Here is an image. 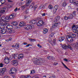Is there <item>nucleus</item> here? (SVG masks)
Segmentation results:
<instances>
[{
	"instance_id": "obj_1",
	"label": "nucleus",
	"mask_w": 78,
	"mask_h": 78,
	"mask_svg": "<svg viewBox=\"0 0 78 78\" xmlns=\"http://www.w3.org/2000/svg\"><path fill=\"white\" fill-rule=\"evenodd\" d=\"M76 37V34H73L72 32H70L69 35L66 36V38L68 42H72L73 41V39L72 38H75Z\"/></svg>"
},
{
	"instance_id": "obj_2",
	"label": "nucleus",
	"mask_w": 78,
	"mask_h": 78,
	"mask_svg": "<svg viewBox=\"0 0 78 78\" xmlns=\"http://www.w3.org/2000/svg\"><path fill=\"white\" fill-rule=\"evenodd\" d=\"M33 61L34 64H36V65H41L42 64L41 60L38 59L37 58H33Z\"/></svg>"
},
{
	"instance_id": "obj_3",
	"label": "nucleus",
	"mask_w": 78,
	"mask_h": 78,
	"mask_svg": "<svg viewBox=\"0 0 78 78\" xmlns=\"http://www.w3.org/2000/svg\"><path fill=\"white\" fill-rule=\"evenodd\" d=\"M8 11V8L4 7L0 8V13L4 14L5 12H7Z\"/></svg>"
},
{
	"instance_id": "obj_4",
	"label": "nucleus",
	"mask_w": 78,
	"mask_h": 78,
	"mask_svg": "<svg viewBox=\"0 0 78 78\" xmlns=\"http://www.w3.org/2000/svg\"><path fill=\"white\" fill-rule=\"evenodd\" d=\"M62 47L63 48H64V49H65V50H67L68 49L67 48H69V49L71 50L73 49L71 47V46H70L69 44L67 46L66 44L63 45L62 46Z\"/></svg>"
},
{
	"instance_id": "obj_5",
	"label": "nucleus",
	"mask_w": 78,
	"mask_h": 78,
	"mask_svg": "<svg viewBox=\"0 0 78 78\" xmlns=\"http://www.w3.org/2000/svg\"><path fill=\"white\" fill-rule=\"evenodd\" d=\"M16 72V68L14 67L12 68L11 70L9 71V73L12 74H14Z\"/></svg>"
},
{
	"instance_id": "obj_6",
	"label": "nucleus",
	"mask_w": 78,
	"mask_h": 78,
	"mask_svg": "<svg viewBox=\"0 0 78 78\" xmlns=\"http://www.w3.org/2000/svg\"><path fill=\"white\" fill-rule=\"evenodd\" d=\"M34 27V26L33 25H26L25 28L26 30H31Z\"/></svg>"
},
{
	"instance_id": "obj_7",
	"label": "nucleus",
	"mask_w": 78,
	"mask_h": 78,
	"mask_svg": "<svg viewBox=\"0 0 78 78\" xmlns=\"http://www.w3.org/2000/svg\"><path fill=\"white\" fill-rule=\"evenodd\" d=\"M44 23V22L42 20H41L38 22L37 23V25L38 27H41V26H42Z\"/></svg>"
},
{
	"instance_id": "obj_8",
	"label": "nucleus",
	"mask_w": 78,
	"mask_h": 78,
	"mask_svg": "<svg viewBox=\"0 0 78 78\" xmlns=\"http://www.w3.org/2000/svg\"><path fill=\"white\" fill-rule=\"evenodd\" d=\"M3 27H4V28H10V26L9 25L8 23H3Z\"/></svg>"
},
{
	"instance_id": "obj_9",
	"label": "nucleus",
	"mask_w": 78,
	"mask_h": 78,
	"mask_svg": "<svg viewBox=\"0 0 78 78\" xmlns=\"http://www.w3.org/2000/svg\"><path fill=\"white\" fill-rule=\"evenodd\" d=\"M59 25H60V23H55L54 24H53L52 28H54L57 27H58V26H59Z\"/></svg>"
},
{
	"instance_id": "obj_10",
	"label": "nucleus",
	"mask_w": 78,
	"mask_h": 78,
	"mask_svg": "<svg viewBox=\"0 0 78 78\" xmlns=\"http://www.w3.org/2000/svg\"><path fill=\"white\" fill-rule=\"evenodd\" d=\"M4 61L6 64H8L9 62V59L8 57H6L4 58Z\"/></svg>"
},
{
	"instance_id": "obj_11",
	"label": "nucleus",
	"mask_w": 78,
	"mask_h": 78,
	"mask_svg": "<svg viewBox=\"0 0 78 78\" xmlns=\"http://www.w3.org/2000/svg\"><path fill=\"white\" fill-rule=\"evenodd\" d=\"M12 64L14 66H16L18 65V62H17V61L16 60L13 61V62L12 63Z\"/></svg>"
},
{
	"instance_id": "obj_12",
	"label": "nucleus",
	"mask_w": 78,
	"mask_h": 78,
	"mask_svg": "<svg viewBox=\"0 0 78 78\" xmlns=\"http://www.w3.org/2000/svg\"><path fill=\"white\" fill-rule=\"evenodd\" d=\"M23 57H24V56L23 55V54H21L19 55L18 56V59H23Z\"/></svg>"
},
{
	"instance_id": "obj_13",
	"label": "nucleus",
	"mask_w": 78,
	"mask_h": 78,
	"mask_svg": "<svg viewBox=\"0 0 78 78\" xmlns=\"http://www.w3.org/2000/svg\"><path fill=\"white\" fill-rule=\"evenodd\" d=\"M73 31L74 33H77V36H78V30H77V29L76 28V27L73 28Z\"/></svg>"
},
{
	"instance_id": "obj_14",
	"label": "nucleus",
	"mask_w": 78,
	"mask_h": 78,
	"mask_svg": "<svg viewBox=\"0 0 78 78\" xmlns=\"http://www.w3.org/2000/svg\"><path fill=\"white\" fill-rule=\"evenodd\" d=\"M5 72V68L0 69V73L2 74V75L4 74Z\"/></svg>"
},
{
	"instance_id": "obj_15",
	"label": "nucleus",
	"mask_w": 78,
	"mask_h": 78,
	"mask_svg": "<svg viewBox=\"0 0 78 78\" xmlns=\"http://www.w3.org/2000/svg\"><path fill=\"white\" fill-rule=\"evenodd\" d=\"M32 2V0H27V2L26 4V5L27 6H28L30 5V3Z\"/></svg>"
},
{
	"instance_id": "obj_16",
	"label": "nucleus",
	"mask_w": 78,
	"mask_h": 78,
	"mask_svg": "<svg viewBox=\"0 0 78 78\" xmlns=\"http://www.w3.org/2000/svg\"><path fill=\"white\" fill-rule=\"evenodd\" d=\"M0 33L1 34H6V29H2L0 31Z\"/></svg>"
},
{
	"instance_id": "obj_17",
	"label": "nucleus",
	"mask_w": 78,
	"mask_h": 78,
	"mask_svg": "<svg viewBox=\"0 0 78 78\" xmlns=\"http://www.w3.org/2000/svg\"><path fill=\"white\" fill-rule=\"evenodd\" d=\"M19 25L21 27H24L25 25V23L23 22H21L19 23Z\"/></svg>"
},
{
	"instance_id": "obj_18",
	"label": "nucleus",
	"mask_w": 78,
	"mask_h": 78,
	"mask_svg": "<svg viewBox=\"0 0 78 78\" xmlns=\"http://www.w3.org/2000/svg\"><path fill=\"white\" fill-rule=\"evenodd\" d=\"M20 78H31V77L29 75H28L25 76H21Z\"/></svg>"
},
{
	"instance_id": "obj_19",
	"label": "nucleus",
	"mask_w": 78,
	"mask_h": 78,
	"mask_svg": "<svg viewBox=\"0 0 78 78\" xmlns=\"http://www.w3.org/2000/svg\"><path fill=\"white\" fill-rule=\"evenodd\" d=\"M58 40L60 41V42H62V41H64V37H60L58 38Z\"/></svg>"
},
{
	"instance_id": "obj_20",
	"label": "nucleus",
	"mask_w": 78,
	"mask_h": 78,
	"mask_svg": "<svg viewBox=\"0 0 78 78\" xmlns=\"http://www.w3.org/2000/svg\"><path fill=\"white\" fill-rule=\"evenodd\" d=\"M9 19H12L14 18V14H12L9 16Z\"/></svg>"
},
{
	"instance_id": "obj_21",
	"label": "nucleus",
	"mask_w": 78,
	"mask_h": 78,
	"mask_svg": "<svg viewBox=\"0 0 78 78\" xmlns=\"http://www.w3.org/2000/svg\"><path fill=\"white\" fill-rule=\"evenodd\" d=\"M6 30V34H8V33H11V30L9 29V28H7Z\"/></svg>"
},
{
	"instance_id": "obj_22",
	"label": "nucleus",
	"mask_w": 78,
	"mask_h": 78,
	"mask_svg": "<svg viewBox=\"0 0 78 78\" xmlns=\"http://www.w3.org/2000/svg\"><path fill=\"white\" fill-rule=\"evenodd\" d=\"M2 28H5V27H3V23H0V29H1V30Z\"/></svg>"
},
{
	"instance_id": "obj_23",
	"label": "nucleus",
	"mask_w": 78,
	"mask_h": 78,
	"mask_svg": "<svg viewBox=\"0 0 78 78\" xmlns=\"http://www.w3.org/2000/svg\"><path fill=\"white\" fill-rule=\"evenodd\" d=\"M35 22L36 21L34 20H32L30 21V23L31 24H35V23H36Z\"/></svg>"
},
{
	"instance_id": "obj_24",
	"label": "nucleus",
	"mask_w": 78,
	"mask_h": 78,
	"mask_svg": "<svg viewBox=\"0 0 78 78\" xmlns=\"http://www.w3.org/2000/svg\"><path fill=\"white\" fill-rule=\"evenodd\" d=\"M59 19H60V17L59 16H58L55 18V22H58L59 20Z\"/></svg>"
},
{
	"instance_id": "obj_25",
	"label": "nucleus",
	"mask_w": 78,
	"mask_h": 78,
	"mask_svg": "<svg viewBox=\"0 0 78 78\" xmlns=\"http://www.w3.org/2000/svg\"><path fill=\"white\" fill-rule=\"evenodd\" d=\"M74 4L75 6H78V1H76L74 2Z\"/></svg>"
},
{
	"instance_id": "obj_26",
	"label": "nucleus",
	"mask_w": 78,
	"mask_h": 78,
	"mask_svg": "<svg viewBox=\"0 0 78 78\" xmlns=\"http://www.w3.org/2000/svg\"><path fill=\"white\" fill-rule=\"evenodd\" d=\"M48 32V29H44L43 30V33L44 34H46Z\"/></svg>"
},
{
	"instance_id": "obj_27",
	"label": "nucleus",
	"mask_w": 78,
	"mask_h": 78,
	"mask_svg": "<svg viewBox=\"0 0 78 78\" xmlns=\"http://www.w3.org/2000/svg\"><path fill=\"white\" fill-rule=\"evenodd\" d=\"M62 64L63 65V66H64L65 67V68L66 69H67L68 70H69L70 71V69L68 68L65 65V64H64V63H63V62H62Z\"/></svg>"
},
{
	"instance_id": "obj_28",
	"label": "nucleus",
	"mask_w": 78,
	"mask_h": 78,
	"mask_svg": "<svg viewBox=\"0 0 78 78\" xmlns=\"http://www.w3.org/2000/svg\"><path fill=\"white\" fill-rule=\"evenodd\" d=\"M68 17L69 19H71L73 17V14H70L69 16V17Z\"/></svg>"
},
{
	"instance_id": "obj_29",
	"label": "nucleus",
	"mask_w": 78,
	"mask_h": 78,
	"mask_svg": "<svg viewBox=\"0 0 78 78\" xmlns=\"http://www.w3.org/2000/svg\"><path fill=\"white\" fill-rule=\"evenodd\" d=\"M18 55L17 54H13L12 55V57L15 59H16V58Z\"/></svg>"
},
{
	"instance_id": "obj_30",
	"label": "nucleus",
	"mask_w": 78,
	"mask_h": 78,
	"mask_svg": "<svg viewBox=\"0 0 78 78\" xmlns=\"http://www.w3.org/2000/svg\"><path fill=\"white\" fill-rule=\"evenodd\" d=\"M12 24L14 26H17V23L15 21L12 22Z\"/></svg>"
},
{
	"instance_id": "obj_31",
	"label": "nucleus",
	"mask_w": 78,
	"mask_h": 78,
	"mask_svg": "<svg viewBox=\"0 0 78 78\" xmlns=\"http://www.w3.org/2000/svg\"><path fill=\"white\" fill-rule=\"evenodd\" d=\"M74 27L76 28V29H77V28L78 29V25H76L75 26V25H73L72 27V28H73H73H74Z\"/></svg>"
},
{
	"instance_id": "obj_32",
	"label": "nucleus",
	"mask_w": 78,
	"mask_h": 78,
	"mask_svg": "<svg viewBox=\"0 0 78 78\" xmlns=\"http://www.w3.org/2000/svg\"><path fill=\"white\" fill-rule=\"evenodd\" d=\"M1 20L2 21H6V19H5V17H2L1 18Z\"/></svg>"
},
{
	"instance_id": "obj_33",
	"label": "nucleus",
	"mask_w": 78,
	"mask_h": 78,
	"mask_svg": "<svg viewBox=\"0 0 78 78\" xmlns=\"http://www.w3.org/2000/svg\"><path fill=\"white\" fill-rule=\"evenodd\" d=\"M27 6L26 4V5H24L22 6L21 8H22L23 9H25V8L27 7Z\"/></svg>"
},
{
	"instance_id": "obj_34",
	"label": "nucleus",
	"mask_w": 78,
	"mask_h": 78,
	"mask_svg": "<svg viewBox=\"0 0 78 78\" xmlns=\"http://www.w3.org/2000/svg\"><path fill=\"white\" fill-rule=\"evenodd\" d=\"M56 39H54L53 40V45H55L56 44Z\"/></svg>"
},
{
	"instance_id": "obj_35",
	"label": "nucleus",
	"mask_w": 78,
	"mask_h": 78,
	"mask_svg": "<svg viewBox=\"0 0 78 78\" xmlns=\"http://www.w3.org/2000/svg\"><path fill=\"white\" fill-rule=\"evenodd\" d=\"M15 48H19V44H16L15 45Z\"/></svg>"
},
{
	"instance_id": "obj_36",
	"label": "nucleus",
	"mask_w": 78,
	"mask_h": 78,
	"mask_svg": "<svg viewBox=\"0 0 78 78\" xmlns=\"http://www.w3.org/2000/svg\"><path fill=\"white\" fill-rule=\"evenodd\" d=\"M74 47L77 50V49H78V43H77L76 44L75 46H74Z\"/></svg>"
},
{
	"instance_id": "obj_37",
	"label": "nucleus",
	"mask_w": 78,
	"mask_h": 78,
	"mask_svg": "<svg viewBox=\"0 0 78 78\" xmlns=\"http://www.w3.org/2000/svg\"><path fill=\"white\" fill-rule=\"evenodd\" d=\"M0 1H1V2L3 5V4H4V3H5L6 2L5 0H1Z\"/></svg>"
},
{
	"instance_id": "obj_38",
	"label": "nucleus",
	"mask_w": 78,
	"mask_h": 78,
	"mask_svg": "<svg viewBox=\"0 0 78 78\" xmlns=\"http://www.w3.org/2000/svg\"><path fill=\"white\" fill-rule=\"evenodd\" d=\"M29 40L30 42H34V41H35V39H30Z\"/></svg>"
},
{
	"instance_id": "obj_39",
	"label": "nucleus",
	"mask_w": 78,
	"mask_h": 78,
	"mask_svg": "<svg viewBox=\"0 0 78 78\" xmlns=\"http://www.w3.org/2000/svg\"><path fill=\"white\" fill-rule=\"evenodd\" d=\"M48 8L50 9H53V6L52 5H49L48 6Z\"/></svg>"
},
{
	"instance_id": "obj_40",
	"label": "nucleus",
	"mask_w": 78,
	"mask_h": 78,
	"mask_svg": "<svg viewBox=\"0 0 78 78\" xmlns=\"http://www.w3.org/2000/svg\"><path fill=\"white\" fill-rule=\"evenodd\" d=\"M5 19L6 21V20H9L10 19H9V16H6L5 17Z\"/></svg>"
},
{
	"instance_id": "obj_41",
	"label": "nucleus",
	"mask_w": 78,
	"mask_h": 78,
	"mask_svg": "<svg viewBox=\"0 0 78 78\" xmlns=\"http://www.w3.org/2000/svg\"><path fill=\"white\" fill-rule=\"evenodd\" d=\"M64 19L66 20H68V19H69V17L67 16H65L64 18Z\"/></svg>"
},
{
	"instance_id": "obj_42",
	"label": "nucleus",
	"mask_w": 78,
	"mask_h": 78,
	"mask_svg": "<svg viewBox=\"0 0 78 78\" xmlns=\"http://www.w3.org/2000/svg\"><path fill=\"white\" fill-rule=\"evenodd\" d=\"M35 73V71L34 70H32L31 71L30 74H33Z\"/></svg>"
},
{
	"instance_id": "obj_43",
	"label": "nucleus",
	"mask_w": 78,
	"mask_h": 78,
	"mask_svg": "<svg viewBox=\"0 0 78 78\" xmlns=\"http://www.w3.org/2000/svg\"><path fill=\"white\" fill-rule=\"evenodd\" d=\"M69 1L70 2V3H73L74 5V2H75V1H74L73 0H69Z\"/></svg>"
},
{
	"instance_id": "obj_44",
	"label": "nucleus",
	"mask_w": 78,
	"mask_h": 78,
	"mask_svg": "<svg viewBox=\"0 0 78 78\" xmlns=\"http://www.w3.org/2000/svg\"><path fill=\"white\" fill-rule=\"evenodd\" d=\"M48 59H53V57H51V56H48L47 57Z\"/></svg>"
},
{
	"instance_id": "obj_45",
	"label": "nucleus",
	"mask_w": 78,
	"mask_h": 78,
	"mask_svg": "<svg viewBox=\"0 0 78 78\" xmlns=\"http://www.w3.org/2000/svg\"><path fill=\"white\" fill-rule=\"evenodd\" d=\"M54 8H55V9H56L57 10L58 9V5H55L54 6Z\"/></svg>"
},
{
	"instance_id": "obj_46",
	"label": "nucleus",
	"mask_w": 78,
	"mask_h": 78,
	"mask_svg": "<svg viewBox=\"0 0 78 78\" xmlns=\"http://www.w3.org/2000/svg\"><path fill=\"white\" fill-rule=\"evenodd\" d=\"M66 5H67V4L66 3V2H65L63 3V5H62L63 6H64V7L66 6Z\"/></svg>"
},
{
	"instance_id": "obj_47",
	"label": "nucleus",
	"mask_w": 78,
	"mask_h": 78,
	"mask_svg": "<svg viewBox=\"0 0 78 78\" xmlns=\"http://www.w3.org/2000/svg\"><path fill=\"white\" fill-rule=\"evenodd\" d=\"M57 11V9H56L54 8L53 10V11L54 13H55L56 12V11Z\"/></svg>"
},
{
	"instance_id": "obj_48",
	"label": "nucleus",
	"mask_w": 78,
	"mask_h": 78,
	"mask_svg": "<svg viewBox=\"0 0 78 78\" xmlns=\"http://www.w3.org/2000/svg\"><path fill=\"white\" fill-rule=\"evenodd\" d=\"M56 76L55 75H53L52 76H51L49 77V78H55Z\"/></svg>"
},
{
	"instance_id": "obj_49",
	"label": "nucleus",
	"mask_w": 78,
	"mask_h": 78,
	"mask_svg": "<svg viewBox=\"0 0 78 78\" xmlns=\"http://www.w3.org/2000/svg\"><path fill=\"white\" fill-rule=\"evenodd\" d=\"M31 5L32 6H33L34 7V5H35L34 2H33L32 3V4H31Z\"/></svg>"
},
{
	"instance_id": "obj_50",
	"label": "nucleus",
	"mask_w": 78,
	"mask_h": 78,
	"mask_svg": "<svg viewBox=\"0 0 78 78\" xmlns=\"http://www.w3.org/2000/svg\"><path fill=\"white\" fill-rule=\"evenodd\" d=\"M3 63H0V67H3Z\"/></svg>"
},
{
	"instance_id": "obj_51",
	"label": "nucleus",
	"mask_w": 78,
	"mask_h": 78,
	"mask_svg": "<svg viewBox=\"0 0 78 78\" xmlns=\"http://www.w3.org/2000/svg\"><path fill=\"white\" fill-rule=\"evenodd\" d=\"M73 16H76V12H73Z\"/></svg>"
},
{
	"instance_id": "obj_52",
	"label": "nucleus",
	"mask_w": 78,
	"mask_h": 78,
	"mask_svg": "<svg viewBox=\"0 0 78 78\" xmlns=\"http://www.w3.org/2000/svg\"><path fill=\"white\" fill-rule=\"evenodd\" d=\"M37 46H38V47H40V48H42V46H41L40 44H38L37 45Z\"/></svg>"
},
{
	"instance_id": "obj_53",
	"label": "nucleus",
	"mask_w": 78,
	"mask_h": 78,
	"mask_svg": "<svg viewBox=\"0 0 78 78\" xmlns=\"http://www.w3.org/2000/svg\"><path fill=\"white\" fill-rule=\"evenodd\" d=\"M15 33V31L13 30H11V33Z\"/></svg>"
},
{
	"instance_id": "obj_54",
	"label": "nucleus",
	"mask_w": 78,
	"mask_h": 78,
	"mask_svg": "<svg viewBox=\"0 0 78 78\" xmlns=\"http://www.w3.org/2000/svg\"><path fill=\"white\" fill-rule=\"evenodd\" d=\"M29 7L30 8H34V7L32 5H30Z\"/></svg>"
},
{
	"instance_id": "obj_55",
	"label": "nucleus",
	"mask_w": 78,
	"mask_h": 78,
	"mask_svg": "<svg viewBox=\"0 0 78 78\" xmlns=\"http://www.w3.org/2000/svg\"><path fill=\"white\" fill-rule=\"evenodd\" d=\"M37 5H35V6H34V9H35V8L37 9Z\"/></svg>"
},
{
	"instance_id": "obj_56",
	"label": "nucleus",
	"mask_w": 78,
	"mask_h": 78,
	"mask_svg": "<svg viewBox=\"0 0 78 78\" xmlns=\"http://www.w3.org/2000/svg\"><path fill=\"white\" fill-rule=\"evenodd\" d=\"M42 8H43V5H41L40 6L39 8H40V9H42Z\"/></svg>"
},
{
	"instance_id": "obj_57",
	"label": "nucleus",
	"mask_w": 78,
	"mask_h": 78,
	"mask_svg": "<svg viewBox=\"0 0 78 78\" xmlns=\"http://www.w3.org/2000/svg\"><path fill=\"white\" fill-rule=\"evenodd\" d=\"M39 19H40V18H39V17H38V18H36V20H39Z\"/></svg>"
},
{
	"instance_id": "obj_58",
	"label": "nucleus",
	"mask_w": 78,
	"mask_h": 78,
	"mask_svg": "<svg viewBox=\"0 0 78 78\" xmlns=\"http://www.w3.org/2000/svg\"><path fill=\"white\" fill-rule=\"evenodd\" d=\"M42 16H45V13H42Z\"/></svg>"
},
{
	"instance_id": "obj_59",
	"label": "nucleus",
	"mask_w": 78,
	"mask_h": 78,
	"mask_svg": "<svg viewBox=\"0 0 78 78\" xmlns=\"http://www.w3.org/2000/svg\"><path fill=\"white\" fill-rule=\"evenodd\" d=\"M18 9H17V8H16V9H15L14 11L15 12H16V11H17V10Z\"/></svg>"
},
{
	"instance_id": "obj_60",
	"label": "nucleus",
	"mask_w": 78,
	"mask_h": 78,
	"mask_svg": "<svg viewBox=\"0 0 78 78\" xmlns=\"http://www.w3.org/2000/svg\"><path fill=\"white\" fill-rule=\"evenodd\" d=\"M5 78H10V77L9 76H6L5 77Z\"/></svg>"
},
{
	"instance_id": "obj_61",
	"label": "nucleus",
	"mask_w": 78,
	"mask_h": 78,
	"mask_svg": "<svg viewBox=\"0 0 78 78\" xmlns=\"http://www.w3.org/2000/svg\"><path fill=\"white\" fill-rule=\"evenodd\" d=\"M58 64V63H55L54 64H53L54 66H56Z\"/></svg>"
},
{
	"instance_id": "obj_62",
	"label": "nucleus",
	"mask_w": 78,
	"mask_h": 78,
	"mask_svg": "<svg viewBox=\"0 0 78 78\" xmlns=\"http://www.w3.org/2000/svg\"><path fill=\"white\" fill-rule=\"evenodd\" d=\"M24 45H27V42H24L23 43Z\"/></svg>"
},
{
	"instance_id": "obj_63",
	"label": "nucleus",
	"mask_w": 78,
	"mask_h": 78,
	"mask_svg": "<svg viewBox=\"0 0 78 78\" xmlns=\"http://www.w3.org/2000/svg\"><path fill=\"white\" fill-rule=\"evenodd\" d=\"M30 45V44H28L27 45H26L27 47H29Z\"/></svg>"
},
{
	"instance_id": "obj_64",
	"label": "nucleus",
	"mask_w": 78,
	"mask_h": 78,
	"mask_svg": "<svg viewBox=\"0 0 78 78\" xmlns=\"http://www.w3.org/2000/svg\"><path fill=\"white\" fill-rule=\"evenodd\" d=\"M12 47L13 48H15V45H12Z\"/></svg>"
}]
</instances>
